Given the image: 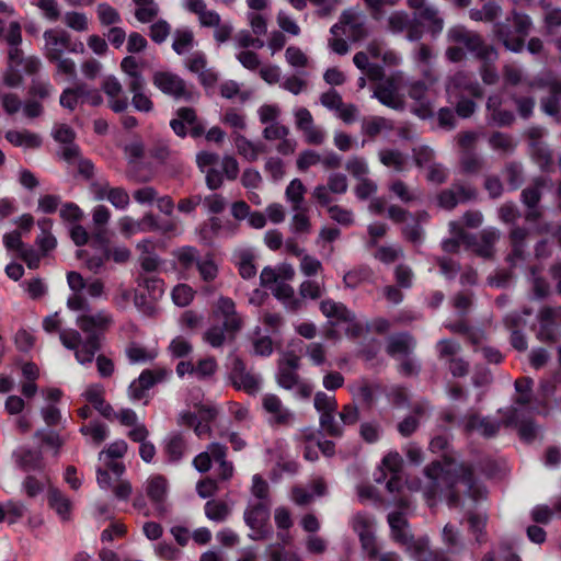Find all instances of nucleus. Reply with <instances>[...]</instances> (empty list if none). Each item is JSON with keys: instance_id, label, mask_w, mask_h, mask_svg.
Returning <instances> with one entry per match:
<instances>
[{"instance_id": "nucleus-15", "label": "nucleus", "mask_w": 561, "mask_h": 561, "mask_svg": "<svg viewBox=\"0 0 561 561\" xmlns=\"http://www.w3.org/2000/svg\"><path fill=\"white\" fill-rule=\"evenodd\" d=\"M217 410L211 405H203L197 413L183 411L179 415V424L192 427L198 438L210 436V423L215 420Z\"/></svg>"}, {"instance_id": "nucleus-17", "label": "nucleus", "mask_w": 561, "mask_h": 561, "mask_svg": "<svg viewBox=\"0 0 561 561\" xmlns=\"http://www.w3.org/2000/svg\"><path fill=\"white\" fill-rule=\"evenodd\" d=\"M172 371L163 367H154L145 369L137 379H135L128 388L129 398L134 401L142 400L147 397V392L157 383L165 381Z\"/></svg>"}, {"instance_id": "nucleus-22", "label": "nucleus", "mask_w": 561, "mask_h": 561, "mask_svg": "<svg viewBox=\"0 0 561 561\" xmlns=\"http://www.w3.org/2000/svg\"><path fill=\"white\" fill-rule=\"evenodd\" d=\"M446 93L449 102H453V99H459L463 95L481 98L483 91L472 76L463 71H459L448 79L446 83Z\"/></svg>"}, {"instance_id": "nucleus-3", "label": "nucleus", "mask_w": 561, "mask_h": 561, "mask_svg": "<svg viewBox=\"0 0 561 561\" xmlns=\"http://www.w3.org/2000/svg\"><path fill=\"white\" fill-rule=\"evenodd\" d=\"M399 512H392L388 515V524L390 527V534L392 540L404 547L405 552L414 561H433L435 554L430 548V538L422 536L414 538L410 531L408 519L403 511H408L411 506V502L408 497H401L398 501Z\"/></svg>"}, {"instance_id": "nucleus-30", "label": "nucleus", "mask_w": 561, "mask_h": 561, "mask_svg": "<svg viewBox=\"0 0 561 561\" xmlns=\"http://www.w3.org/2000/svg\"><path fill=\"white\" fill-rule=\"evenodd\" d=\"M352 526L359 537L363 550L374 552V547L378 546L374 535V518L367 513H357L352 519Z\"/></svg>"}, {"instance_id": "nucleus-52", "label": "nucleus", "mask_w": 561, "mask_h": 561, "mask_svg": "<svg viewBox=\"0 0 561 561\" xmlns=\"http://www.w3.org/2000/svg\"><path fill=\"white\" fill-rule=\"evenodd\" d=\"M469 530L474 538V542L479 546L488 541L486 524L488 516L485 514H478L469 512L468 514Z\"/></svg>"}, {"instance_id": "nucleus-8", "label": "nucleus", "mask_w": 561, "mask_h": 561, "mask_svg": "<svg viewBox=\"0 0 561 561\" xmlns=\"http://www.w3.org/2000/svg\"><path fill=\"white\" fill-rule=\"evenodd\" d=\"M228 448L220 443H210L205 451L199 453L193 459L194 468L202 473L209 471L211 460L218 463V476L221 480L227 481L233 477L234 467L231 461L227 460Z\"/></svg>"}, {"instance_id": "nucleus-55", "label": "nucleus", "mask_w": 561, "mask_h": 561, "mask_svg": "<svg viewBox=\"0 0 561 561\" xmlns=\"http://www.w3.org/2000/svg\"><path fill=\"white\" fill-rule=\"evenodd\" d=\"M442 540L447 550L451 553H458L463 549V541L461 540L460 531L450 523L444 526Z\"/></svg>"}, {"instance_id": "nucleus-32", "label": "nucleus", "mask_w": 561, "mask_h": 561, "mask_svg": "<svg viewBox=\"0 0 561 561\" xmlns=\"http://www.w3.org/2000/svg\"><path fill=\"white\" fill-rule=\"evenodd\" d=\"M239 231V224L230 219L210 217L201 229L204 239L210 237L231 238Z\"/></svg>"}, {"instance_id": "nucleus-49", "label": "nucleus", "mask_w": 561, "mask_h": 561, "mask_svg": "<svg viewBox=\"0 0 561 561\" xmlns=\"http://www.w3.org/2000/svg\"><path fill=\"white\" fill-rule=\"evenodd\" d=\"M312 491H308L302 486H295L291 490V500L297 505H307L309 504L314 496H321L325 491V483L322 479H317L311 484Z\"/></svg>"}, {"instance_id": "nucleus-56", "label": "nucleus", "mask_w": 561, "mask_h": 561, "mask_svg": "<svg viewBox=\"0 0 561 561\" xmlns=\"http://www.w3.org/2000/svg\"><path fill=\"white\" fill-rule=\"evenodd\" d=\"M306 186L299 179H294L286 187L285 196L287 202L291 205V210H297L304 207Z\"/></svg>"}, {"instance_id": "nucleus-64", "label": "nucleus", "mask_w": 561, "mask_h": 561, "mask_svg": "<svg viewBox=\"0 0 561 561\" xmlns=\"http://www.w3.org/2000/svg\"><path fill=\"white\" fill-rule=\"evenodd\" d=\"M389 191L402 203L410 204L420 198L417 191L412 190L401 180H396L390 183Z\"/></svg>"}, {"instance_id": "nucleus-46", "label": "nucleus", "mask_w": 561, "mask_h": 561, "mask_svg": "<svg viewBox=\"0 0 561 561\" xmlns=\"http://www.w3.org/2000/svg\"><path fill=\"white\" fill-rule=\"evenodd\" d=\"M233 260L242 278L250 279L256 275L255 255L252 250L241 249L236 251Z\"/></svg>"}, {"instance_id": "nucleus-26", "label": "nucleus", "mask_w": 561, "mask_h": 561, "mask_svg": "<svg viewBox=\"0 0 561 561\" xmlns=\"http://www.w3.org/2000/svg\"><path fill=\"white\" fill-rule=\"evenodd\" d=\"M264 411L268 414L271 425L288 426L295 420V414L284 407L282 400L274 393H266L262 399Z\"/></svg>"}, {"instance_id": "nucleus-4", "label": "nucleus", "mask_w": 561, "mask_h": 561, "mask_svg": "<svg viewBox=\"0 0 561 561\" xmlns=\"http://www.w3.org/2000/svg\"><path fill=\"white\" fill-rule=\"evenodd\" d=\"M559 385H561V368L550 379L541 382L540 392L542 400L538 407H533L531 404V392L516 393L513 405L499 411L503 413V423L505 425H517L519 416L534 415L536 412L545 416L549 415L552 409L546 403V400L556 393Z\"/></svg>"}, {"instance_id": "nucleus-37", "label": "nucleus", "mask_w": 561, "mask_h": 561, "mask_svg": "<svg viewBox=\"0 0 561 561\" xmlns=\"http://www.w3.org/2000/svg\"><path fill=\"white\" fill-rule=\"evenodd\" d=\"M185 65L191 72L196 73L198 76L202 84L211 85L216 82V75L210 69H207V60L204 53H193L186 59Z\"/></svg>"}, {"instance_id": "nucleus-13", "label": "nucleus", "mask_w": 561, "mask_h": 561, "mask_svg": "<svg viewBox=\"0 0 561 561\" xmlns=\"http://www.w3.org/2000/svg\"><path fill=\"white\" fill-rule=\"evenodd\" d=\"M332 35H345L353 42H358L367 36L366 18L364 14L346 10L340 18V22L331 27Z\"/></svg>"}, {"instance_id": "nucleus-23", "label": "nucleus", "mask_w": 561, "mask_h": 561, "mask_svg": "<svg viewBox=\"0 0 561 561\" xmlns=\"http://www.w3.org/2000/svg\"><path fill=\"white\" fill-rule=\"evenodd\" d=\"M152 82L162 93L176 100H188L192 96L186 82L173 72L158 71L153 75Z\"/></svg>"}, {"instance_id": "nucleus-5", "label": "nucleus", "mask_w": 561, "mask_h": 561, "mask_svg": "<svg viewBox=\"0 0 561 561\" xmlns=\"http://www.w3.org/2000/svg\"><path fill=\"white\" fill-rule=\"evenodd\" d=\"M215 314L222 320V325L209 328L204 334V340L213 347H220L226 341V333L233 335L242 328V318L236 311L233 300L228 297L218 299Z\"/></svg>"}, {"instance_id": "nucleus-33", "label": "nucleus", "mask_w": 561, "mask_h": 561, "mask_svg": "<svg viewBox=\"0 0 561 561\" xmlns=\"http://www.w3.org/2000/svg\"><path fill=\"white\" fill-rule=\"evenodd\" d=\"M102 90L108 98V106L115 113L124 112L128 106V99L123 94V85L114 76H107L102 82Z\"/></svg>"}, {"instance_id": "nucleus-38", "label": "nucleus", "mask_w": 561, "mask_h": 561, "mask_svg": "<svg viewBox=\"0 0 561 561\" xmlns=\"http://www.w3.org/2000/svg\"><path fill=\"white\" fill-rule=\"evenodd\" d=\"M449 231L453 237L443 241L442 245L444 251L456 252L460 244H466L469 248H472L476 244V237L467 233L461 224L451 221L449 224Z\"/></svg>"}, {"instance_id": "nucleus-50", "label": "nucleus", "mask_w": 561, "mask_h": 561, "mask_svg": "<svg viewBox=\"0 0 561 561\" xmlns=\"http://www.w3.org/2000/svg\"><path fill=\"white\" fill-rule=\"evenodd\" d=\"M48 505L57 513L62 520L70 518L71 501L58 489L48 490Z\"/></svg>"}, {"instance_id": "nucleus-43", "label": "nucleus", "mask_w": 561, "mask_h": 561, "mask_svg": "<svg viewBox=\"0 0 561 561\" xmlns=\"http://www.w3.org/2000/svg\"><path fill=\"white\" fill-rule=\"evenodd\" d=\"M504 323L512 331L511 343L513 347L517 351H525L527 348V340L519 330V328L525 325L523 318L518 313H510L504 318Z\"/></svg>"}, {"instance_id": "nucleus-10", "label": "nucleus", "mask_w": 561, "mask_h": 561, "mask_svg": "<svg viewBox=\"0 0 561 561\" xmlns=\"http://www.w3.org/2000/svg\"><path fill=\"white\" fill-rule=\"evenodd\" d=\"M377 483L386 482L390 493L399 492L402 488V457L397 451L388 453L381 460V466L374 474Z\"/></svg>"}, {"instance_id": "nucleus-16", "label": "nucleus", "mask_w": 561, "mask_h": 561, "mask_svg": "<svg viewBox=\"0 0 561 561\" xmlns=\"http://www.w3.org/2000/svg\"><path fill=\"white\" fill-rule=\"evenodd\" d=\"M172 371L163 367H154L145 369L137 379H135L128 388L129 398L134 401L142 400L147 397V392L157 383L165 381Z\"/></svg>"}, {"instance_id": "nucleus-31", "label": "nucleus", "mask_w": 561, "mask_h": 561, "mask_svg": "<svg viewBox=\"0 0 561 561\" xmlns=\"http://www.w3.org/2000/svg\"><path fill=\"white\" fill-rule=\"evenodd\" d=\"M299 367V357L293 353L286 354L278 365L277 382L284 389H294L299 380L297 369Z\"/></svg>"}, {"instance_id": "nucleus-40", "label": "nucleus", "mask_w": 561, "mask_h": 561, "mask_svg": "<svg viewBox=\"0 0 561 561\" xmlns=\"http://www.w3.org/2000/svg\"><path fill=\"white\" fill-rule=\"evenodd\" d=\"M186 449L187 445L181 433H172L164 440L163 451L169 462H180Z\"/></svg>"}, {"instance_id": "nucleus-7", "label": "nucleus", "mask_w": 561, "mask_h": 561, "mask_svg": "<svg viewBox=\"0 0 561 561\" xmlns=\"http://www.w3.org/2000/svg\"><path fill=\"white\" fill-rule=\"evenodd\" d=\"M447 37L449 42L460 45L482 61H494L497 58V53L492 46L485 44L478 33L463 26H453L449 28Z\"/></svg>"}, {"instance_id": "nucleus-27", "label": "nucleus", "mask_w": 561, "mask_h": 561, "mask_svg": "<svg viewBox=\"0 0 561 561\" xmlns=\"http://www.w3.org/2000/svg\"><path fill=\"white\" fill-rule=\"evenodd\" d=\"M535 84L539 88H548L550 92V95L541 102L542 111L546 114L556 116L560 119L561 116H559V114L561 112V81L550 77H538V79L531 82V85Z\"/></svg>"}, {"instance_id": "nucleus-12", "label": "nucleus", "mask_w": 561, "mask_h": 561, "mask_svg": "<svg viewBox=\"0 0 561 561\" xmlns=\"http://www.w3.org/2000/svg\"><path fill=\"white\" fill-rule=\"evenodd\" d=\"M44 39L45 56L48 60L58 59L65 51L78 54L84 50L83 44L71 41L70 35L64 30H47Z\"/></svg>"}, {"instance_id": "nucleus-35", "label": "nucleus", "mask_w": 561, "mask_h": 561, "mask_svg": "<svg viewBox=\"0 0 561 561\" xmlns=\"http://www.w3.org/2000/svg\"><path fill=\"white\" fill-rule=\"evenodd\" d=\"M502 423L490 417H480L478 414L472 413L468 415L463 421V427L467 433L479 432L484 437L495 436Z\"/></svg>"}, {"instance_id": "nucleus-36", "label": "nucleus", "mask_w": 561, "mask_h": 561, "mask_svg": "<svg viewBox=\"0 0 561 561\" xmlns=\"http://www.w3.org/2000/svg\"><path fill=\"white\" fill-rule=\"evenodd\" d=\"M237 152L247 161L254 162L266 151V145L262 141H252L240 133L233 135Z\"/></svg>"}, {"instance_id": "nucleus-21", "label": "nucleus", "mask_w": 561, "mask_h": 561, "mask_svg": "<svg viewBox=\"0 0 561 561\" xmlns=\"http://www.w3.org/2000/svg\"><path fill=\"white\" fill-rule=\"evenodd\" d=\"M423 79L412 80L408 83V94L420 104L424 113L431 111V92L438 81L437 75L432 69L422 70Z\"/></svg>"}, {"instance_id": "nucleus-39", "label": "nucleus", "mask_w": 561, "mask_h": 561, "mask_svg": "<svg viewBox=\"0 0 561 561\" xmlns=\"http://www.w3.org/2000/svg\"><path fill=\"white\" fill-rule=\"evenodd\" d=\"M121 69L126 75V84L129 90L146 88L140 64L134 56H126L121 61Z\"/></svg>"}, {"instance_id": "nucleus-19", "label": "nucleus", "mask_w": 561, "mask_h": 561, "mask_svg": "<svg viewBox=\"0 0 561 561\" xmlns=\"http://www.w3.org/2000/svg\"><path fill=\"white\" fill-rule=\"evenodd\" d=\"M172 371L163 367H154L145 369L137 379H135L128 388L129 398L134 401L142 400L147 397V392L157 383L165 381Z\"/></svg>"}, {"instance_id": "nucleus-24", "label": "nucleus", "mask_w": 561, "mask_h": 561, "mask_svg": "<svg viewBox=\"0 0 561 561\" xmlns=\"http://www.w3.org/2000/svg\"><path fill=\"white\" fill-rule=\"evenodd\" d=\"M229 378L237 390L248 394H256L261 389V377L248 371L244 362L239 357L232 360Z\"/></svg>"}, {"instance_id": "nucleus-1", "label": "nucleus", "mask_w": 561, "mask_h": 561, "mask_svg": "<svg viewBox=\"0 0 561 561\" xmlns=\"http://www.w3.org/2000/svg\"><path fill=\"white\" fill-rule=\"evenodd\" d=\"M427 478L426 485L422 489L428 506L433 507L438 497H444L449 507H463L462 495L468 496L473 503L486 495L485 488L473 477L472 469L465 463H446L433 461L424 469Z\"/></svg>"}, {"instance_id": "nucleus-61", "label": "nucleus", "mask_w": 561, "mask_h": 561, "mask_svg": "<svg viewBox=\"0 0 561 561\" xmlns=\"http://www.w3.org/2000/svg\"><path fill=\"white\" fill-rule=\"evenodd\" d=\"M194 45V34L190 28H178L174 32L172 48L178 55L187 53Z\"/></svg>"}, {"instance_id": "nucleus-29", "label": "nucleus", "mask_w": 561, "mask_h": 561, "mask_svg": "<svg viewBox=\"0 0 561 561\" xmlns=\"http://www.w3.org/2000/svg\"><path fill=\"white\" fill-rule=\"evenodd\" d=\"M168 491L167 479L160 474L152 476L147 480L146 493L154 505L157 516H163L168 513L165 496Z\"/></svg>"}, {"instance_id": "nucleus-53", "label": "nucleus", "mask_w": 561, "mask_h": 561, "mask_svg": "<svg viewBox=\"0 0 561 561\" xmlns=\"http://www.w3.org/2000/svg\"><path fill=\"white\" fill-rule=\"evenodd\" d=\"M178 265L183 271H188L194 266H197L199 261V252L196 248L191 245H184L173 251Z\"/></svg>"}, {"instance_id": "nucleus-2", "label": "nucleus", "mask_w": 561, "mask_h": 561, "mask_svg": "<svg viewBox=\"0 0 561 561\" xmlns=\"http://www.w3.org/2000/svg\"><path fill=\"white\" fill-rule=\"evenodd\" d=\"M114 322L113 313L106 309L81 312L76 318L79 330L67 328L60 331V342L73 352L79 364H91Z\"/></svg>"}, {"instance_id": "nucleus-25", "label": "nucleus", "mask_w": 561, "mask_h": 561, "mask_svg": "<svg viewBox=\"0 0 561 561\" xmlns=\"http://www.w3.org/2000/svg\"><path fill=\"white\" fill-rule=\"evenodd\" d=\"M95 201H108L116 209L125 210L130 203L128 192L121 186H111L108 182H96L91 185Z\"/></svg>"}, {"instance_id": "nucleus-47", "label": "nucleus", "mask_w": 561, "mask_h": 561, "mask_svg": "<svg viewBox=\"0 0 561 561\" xmlns=\"http://www.w3.org/2000/svg\"><path fill=\"white\" fill-rule=\"evenodd\" d=\"M41 233L37 236L35 243L42 252V255L47 254L57 245V240L50 232L53 220L49 218H42L37 221Z\"/></svg>"}, {"instance_id": "nucleus-20", "label": "nucleus", "mask_w": 561, "mask_h": 561, "mask_svg": "<svg viewBox=\"0 0 561 561\" xmlns=\"http://www.w3.org/2000/svg\"><path fill=\"white\" fill-rule=\"evenodd\" d=\"M386 28L393 35L405 33V38L410 42H417L423 37L419 22L404 10L393 11L387 19Z\"/></svg>"}, {"instance_id": "nucleus-54", "label": "nucleus", "mask_w": 561, "mask_h": 561, "mask_svg": "<svg viewBox=\"0 0 561 561\" xmlns=\"http://www.w3.org/2000/svg\"><path fill=\"white\" fill-rule=\"evenodd\" d=\"M420 18L427 22L428 32L433 37L438 36L444 28V19L439 15L438 10L434 5L424 7L419 13Z\"/></svg>"}, {"instance_id": "nucleus-18", "label": "nucleus", "mask_w": 561, "mask_h": 561, "mask_svg": "<svg viewBox=\"0 0 561 561\" xmlns=\"http://www.w3.org/2000/svg\"><path fill=\"white\" fill-rule=\"evenodd\" d=\"M172 371L163 367H154L145 369L137 379H135L128 388L129 398L134 401L142 400L147 397V392L157 383L165 381Z\"/></svg>"}, {"instance_id": "nucleus-51", "label": "nucleus", "mask_w": 561, "mask_h": 561, "mask_svg": "<svg viewBox=\"0 0 561 561\" xmlns=\"http://www.w3.org/2000/svg\"><path fill=\"white\" fill-rule=\"evenodd\" d=\"M320 310L324 317L336 322H344L345 320H352V311L342 304L332 299L322 300L320 304Z\"/></svg>"}, {"instance_id": "nucleus-60", "label": "nucleus", "mask_w": 561, "mask_h": 561, "mask_svg": "<svg viewBox=\"0 0 561 561\" xmlns=\"http://www.w3.org/2000/svg\"><path fill=\"white\" fill-rule=\"evenodd\" d=\"M136 4L135 16L141 23H149L159 13L158 4L154 0H134Z\"/></svg>"}, {"instance_id": "nucleus-63", "label": "nucleus", "mask_w": 561, "mask_h": 561, "mask_svg": "<svg viewBox=\"0 0 561 561\" xmlns=\"http://www.w3.org/2000/svg\"><path fill=\"white\" fill-rule=\"evenodd\" d=\"M80 433L83 436L89 437L91 442L94 443L95 445H100L108 436V430L106 425L104 423L96 421L82 425L80 427Z\"/></svg>"}, {"instance_id": "nucleus-6", "label": "nucleus", "mask_w": 561, "mask_h": 561, "mask_svg": "<svg viewBox=\"0 0 561 561\" xmlns=\"http://www.w3.org/2000/svg\"><path fill=\"white\" fill-rule=\"evenodd\" d=\"M531 26V19L527 14L513 11L512 16L505 22L494 24V34L506 49L519 53L525 46Z\"/></svg>"}, {"instance_id": "nucleus-59", "label": "nucleus", "mask_w": 561, "mask_h": 561, "mask_svg": "<svg viewBox=\"0 0 561 561\" xmlns=\"http://www.w3.org/2000/svg\"><path fill=\"white\" fill-rule=\"evenodd\" d=\"M85 84H78L75 88H67L62 91L59 103L62 107L73 111L84 98Z\"/></svg>"}, {"instance_id": "nucleus-44", "label": "nucleus", "mask_w": 561, "mask_h": 561, "mask_svg": "<svg viewBox=\"0 0 561 561\" xmlns=\"http://www.w3.org/2000/svg\"><path fill=\"white\" fill-rule=\"evenodd\" d=\"M415 346L414 339L408 333H399L388 339L387 353L392 356H407Z\"/></svg>"}, {"instance_id": "nucleus-62", "label": "nucleus", "mask_w": 561, "mask_h": 561, "mask_svg": "<svg viewBox=\"0 0 561 561\" xmlns=\"http://www.w3.org/2000/svg\"><path fill=\"white\" fill-rule=\"evenodd\" d=\"M294 215L290 221V231L295 234H308L311 230V222L308 216V209L300 207L293 210Z\"/></svg>"}, {"instance_id": "nucleus-57", "label": "nucleus", "mask_w": 561, "mask_h": 561, "mask_svg": "<svg viewBox=\"0 0 561 561\" xmlns=\"http://www.w3.org/2000/svg\"><path fill=\"white\" fill-rule=\"evenodd\" d=\"M378 156L385 167L392 168L397 172H401L405 168L407 157L397 149H382Z\"/></svg>"}, {"instance_id": "nucleus-45", "label": "nucleus", "mask_w": 561, "mask_h": 561, "mask_svg": "<svg viewBox=\"0 0 561 561\" xmlns=\"http://www.w3.org/2000/svg\"><path fill=\"white\" fill-rule=\"evenodd\" d=\"M83 397L103 416L111 417L113 409L104 400V389L101 385L89 386L83 392Z\"/></svg>"}, {"instance_id": "nucleus-58", "label": "nucleus", "mask_w": 561, "mask_h": 561, "mask_svg": "<svg viewBox=\"0 0 561 561\" xmlns=\"http://www.w3.org/2000/svg\"><path fill=\"white\" fill-rule=\"evenodd\" d=\"M530 156L542 171H547L552 164L551 150L538 140L531 142Z\"/></svg>"}, {"instance_id": "nucleus-48", "label": "nucleus", "mask_w": 561, "mask_h": 561, "mask_svg": "<svg viewBox=\"0 0 561 561\" xmlns=\"http://www.w3.org/2000/svg\"><path fill=\"white\" fill-rule=\"evenodd\" d=\"M5 139L15 147H23L25 149L38 148L42 145V139L37 134L30 130H8Z\"/></svg>"}, {"instance_id": "nucleus-14", "label": "nucleus", "mask_w": 561, "mask_h": 561, "mask_svg": "<svg viewBox=\"0 0 561 561\" xmlns=\"http://www.w3.org/2000/svg\"><path fill=\"white\" fill-rule=\"evenodd\" d=\"M537 319V339L546 343L557 342L561 335V307H543Z\"/></svg>"}, {"instance_id": "nucleus-9", "label": "nucleus", "mask_w": 561, "mask_h": 561, "mask_svg": "<svg viewBox=\"0 0 561 561\" xmlns=\"http://www.w3.org/2000/svg\"><path fill=\"white\" fill-rule=\"evenodd\" d=\"M271 502L249 501L243 513L245 525L251 529L249 538L264 540L272 534L270 526Z\"/></svg>"}, {"instance_id": "nucleus-28", "label": "nucleus", "mask_w": 561, "mask_h": 561, "mask_svg": "<svg viewBox=\"0 0 561 561\" xmlns=\"http://www.w3.org/2000/svg\"><path fill=\"white\" fill-rule=\"evenodd\" d=\"M476 190L466 184L454 183L451 188L440 192L437 196L438 205L445 209H453L459 203H466L476 198Z\"/></svg>"}, {"instance_id": "nucleus-34", "label": "nucleus", "mask_w": 561, "mask_h": 561, "mask_svg": "<svg viewBox=\"0 0 561 561\" xmlns=\"http://www.w3.org/2000/svg\"><path fill=\"white\" fill-rule=\"evenodd\" d=\"M12 459L15 466L25 472L42 470L44 467L42 453L26 446L15 448L12 451Z\"/></svg>"}, {"instance_id": "nucleus-11", "label": "nucleus", "mask_w": 561, "mask_h": 561, "mask_svg": "<svg viewBox=\"0 0 561 561\" xmlns=\"http://www.w3.org/2000/svg\"><path fill=\"white\" fill-rule=\"evenodd\" d=\"M402 84L403 73L401 71L391 73L378 82L373 96L388 107L401 110L404 105L403 96L401 94Z\"/></svg>"}, {"instance_id": "nucleus-41", "label": "nucleus", "mask_w": 561, "mask_h": 561, "mask_svg": "<svg viewBox=\"0 0 561 561\" xmlns=\"http://www.w3.org/2000/svg\"><path fill=\"white\" fill-rule=\"evenodd\" d=\"M271 291L287 310L297 311L301 309L302 300L295 295V290L289 284L282 280L279 284L272 287Z\"/></svg>"}, {"instance_id": "nucleus-42", "label": "nucleus", "mask_w": 561, "mask_h": 561, "mask_svg": "<svg viewBox=\"0 0 561 561\" xmlns=\"http://www.w3.org/2000/svg\"><path fill=\"white\" fill-rule=\"evenodd\" d=\"M528 230L524 227H513L510 232V241L512 245V252L508 255V261L515 264L517 261L525 259L526 252V239L528 237Z\"/></svg>"}]
</instances>
